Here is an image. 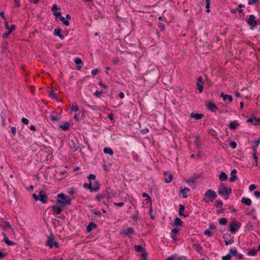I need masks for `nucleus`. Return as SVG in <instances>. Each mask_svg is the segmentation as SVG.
<instances>
[{"instance_id": "f257e3e1", "label": "nucleus", "mask_w": 260, "mask_h": 260, "mask_svg": "<svg viewBox=\"0 0 260 260\" xmlns=\"http://www.w3.org/2000/svg\"><path fill=\"white\" fill-rule=\"evenodd\" d=\"M56 203L61 206H67L71 205V199L63 193L58 194Z\"/></svg>"}, {"instance_id": "f03ea898", "label": "nucleus", "mask_w": 260, "mask_h": 260, "mask_svg": "<svg viewBox=\"0 0 260 260\" xmlns=\"http://www.w3.org/2000/svg\"><path fill=\"white\" fill-rule=\"evenodd\" d=\"M217 197V194L214 190L208 189L204 194L202 201L205 203L212 202Z\"/></svg>"}, {"instance_id": "7ed1b4c3", "label": "nucleus", "mask_w": 260, "mask_h": 260, "mask_svg": "<svg viewBox=\"0 0 260 260\" xmlns=\"http://www.w3.org/2000/svg\"><path fill=\"white\" fill-rule=\"evenodd\" d=\"M241 223L236 220L232 221L229 224L230 229L228 230L232 234H235L241 228Z\"/></svg>"}, {"instance_id": "20e7f679", "label": "nucleus", "mask_w": 260, "mask_h": 260, "mask_svg": "<svg viewBox=\"0 0 260 260\" xmlns=\"http://www.w3.org/2000/svg\"><path fill=\"white\" fill-rule=\"evenodd\" d=\"M46 245L50 248H52L54 246L56 248L59 247L58 243L55 240L52 235L48 237V240L46 242Z\"/></svg>"}, {"instance_id": "39448f33", "label": "nucleus", "mask_w": 260, "mask_h": 260, "mask_svg": "<svg viewBox=\"0 0 260 260\" xmlns=\"http://www.w3.org/2000/svg\"><path fill=\"white\" fill-rule=\"evenodd\" d=\"M205 106L208 110L212 112H215L217 110L218 108L217 106L212 102L205 101Z\"/></svg>"}, {"instance_id": "423d86ee", "label": "nucleus", "mask_w": 260, "mask_h": 260, "mask_svg": "<svg viewBox=\"0 0 260 260\" xmlns=\"http://www.w3.org/2000/svg\"><path fill=\"white\" fill-rule=\"evenodd\" d=\"M39 201L42 204H46L48 202V197L46 195L45 190H42L39 191Z\"/></svg>"}, {"instance_id": "0eeeda50", "label": "nucleus", "mask_w": 260, "mask_h": 260, "mask_svg": "<svg viewBox=\"0 0 260 260\" xmlns=\"http://www.w3.org/2000/svg\"><path fill=\"white\" fill-rule=\"evenodd\" d=\"M247 23L251 26L255 27L257 24V22L255 20V17L254 15H250L249 18L247 20Z\"/></svg>"}, {"instance_id": "6e6552de", "label": "nucleus", "mask_w": 260, "mask_h": 260, "mask_svg": "<svg viewBox=\"0 0 260 260\" xmlns=\"http://www.w3.org/2000/svg\"><path fill=\"white\" fill-rule=\"evenodd\" d=\"M223 189L224 190H223L221 189H219L218 190V192H217L221 196L225 195L226 196H228L229 195L231 194V193H232V188H231L225 187V188H224Z\"/></svg>"}, {"instance_id": "1a4fd4ad", "label": "nucleus", "mask_w": 260, "mask_h": 260, "mask_svg": "<svg viewBox=\"0 0 260 260\" xmlns=\"http://www.w3.org/2000/svg\"><path fill=\"white\" fill-rule=\"evenodd\" d=\"M246 122L254 125H258L260 124V118L255 117H250L247 119Z\"/></svg>"}, {"instance_id": "9d476101", "label": "nucleus", "mask_w": 260, "mask_h": 260, "mask_svg": "<svg viewBox=\"0 0 260 260\" xmlns=\"http://www.w3.org/2000/svg\"><path fill=\"white\" fill-rule=\"evenodd\" d=\"M62 29L60 27H58L54 29L53 35L55 36L58 37L61 40L64 39V36L61 34Z\"/></svg>"}, {"instance_id": "9b49d317", "label": "nucleus", "mask_w": 260, "mask_h": 260, "mask_svg": "<svg viewBox=\"0 0 260 260\" xmlns=\"http://www.w3.org/2000/svg\"><path fill=\"white\" fill-rule=\"evenodd\" d=\"M239 126L240 123L237 120L231 121L229 124V128L232 131L235 130Z\"/></svg>"}, {"instance_id": "f8f14e48", "label": "nucleus", "mask_w": 260, "mask_h": 260, "mask_svg": "<svg viewBox=\"0 0 260 260\" xmlns=\"http://www.w3.org/2000/svg\"><path fill=\"white\" fill-rule=\"evenodd\" d=\"M16 29V25L15 24H12L10 26L9 30L8 32H5L2 36V38L6 39L9 37L10 34Z\"/></svg>"}, {"instance_id": "ddd939ff", "label": "nucleus", "mask_w": 260, "mask_h": 260, "mask_svg": "<svg viewBox=\"0 0 260 260\" xmlns=\"http://www.w3.org/2000/svg\"><path fill=\"white\" fill-rule=\"evenodd\" d=\"M237 171L236 169H233L231 171V177L230 178V182H235L237 179V176L236 175Z\"/></svg>"}, {"instance_id": "4468645a", "label": "nucleus", "mask_w": 260, "mask_h": 260, "mask_svg": "<svg viewBox=\"0 0 260 260\" xmlns=\"http://www.w3.org/2000/svg\"><path fill=\"white\" fill-rule=\"evenodd\" d=\"M204 114L202 113H197L192 112L190 114V117L193 118L196 120H199L202 119L204 117Z\"/></svg>"}, {"instance_id": "2eb2a0df", "label": "nucleus", "mask_w": 260, "mask_h": 260, "mask_svg": "<svg viewBox=\"0 0 260 260\" xmlns=\"http://www.w3.org/2000/svg\"><path fill=\"white\" fill-rule=\"evenodd\" d=\"M220 96L223 98V100L224 101L228 100L229 103H231L233 101V97L231 95L224 94L223 92H221L220 93Z\"/></svg>"}, {"instance_id": "dca6fc26", "label": "nucleus", "mask_w": 260, "mask_h": 260, "mask_svg": "<svg viewBox=\"0 0 260 260\" xmlns=\"http://www.w3.org/2000/svg\"><path fill=\"white\" fill-rule=\"evenodd\" d=\"M4 236V240L3 241L9 246H13L15 244V242L13 241H10L9 240L7 236V235L5 233H2Z\"/></svg>"}, {"instance_id": "f3484780", "label": "nucleus", "mask_w": 260, "mask_h": 260, "mask_svg": "<svg viewBox=\"0 0 260 260\" xmlns=\"http://www.w3.org/2000/svg\"><path fill=\"white\" fill-rule=\"evenodd\" d=\"M83 187L85 189H89L90 192H96L98 191V187H92V185L88 183H84L83 184Z\"/></svg>"}, {"instance_id": "a211bd4d", "label": "nucleus", "mask_w": 260, "mask_h": 260, "mask_svg": "<svg viewBox=\"0 0 260 260\" xmlns=\"http://www.w3.org/2000/svg\"><path fill=\"white\" fill-rule=\"evenodd\" d=\"M51 208L52 212L56 214H60L62 211V209L61 207H58L56 205L51 206Z\"/></svg>"}, {"instance_id": "6ab92c4d", "label": "nucleus", "mask_w": 260, "mask_h": 260, "mask_svg": "<svg viewBox=\"0 0 260 260\" xmlns=\"http://www.w3.org/2000/svg\"><path fill=\"white\" fill-rule=\"evenodd\" d=\"M75 63L77 65V70H80L83 66V61L80 58L76 57L74 59Z\"/></svg>"}, {"instance_id": "aec40b11", "label": "nucleus", "mask_w": 260, "mask_h": 260, "mask_svg": "<svg viewBox=\"0 0 260 260\" xmlns=\"http://www.w3.org/2000/svg\"><path fill=\"white\" fill-rule=\"evenodd\" d=\"M184 210H185V206L182 204H180L179 208V215L180 216H183L184 217H187L189 216V214H187V215H185V214L183 213Z\"/></svg>"}, {"instance_id": "412c9836", "label": "nucleus", "mask_w": 260, "mask_h": 260, "mask_svg": "<svg viewBox=\"0 0 260 260\" xmlns=\"http://www.w3.org/2000/svg\"><path fill=\"white\" fill-rule=\"evenodd\" d=\"M97 227V225L92 222H90L88 225L86 226V232L87 233H90L92 230V229H95Z\"/></svg>"}, {"instance_id": "4be33fe9", "label": "nucleus", "mask_w": 260, "mask_h": 260, "mask_svg": "<svg viewBox=\"0 0 260 260\" xmlns=\"http://www.w3.org/2000/svg\"><path fill=\"white\" fill-rule=\"evenodd\" d=\"M70 125V123L68 121H66L63 125H59V128L62 131H67L69 129Z\"/></svg>"}, {"instance_id": "5701e85b", "label": "nucleus", "mask_w": 260, "mask_h": 260, "mask_svg": "<svg viewBox=\"0 0 260 260\" xmlns=\"http://www.w3.org/2000/svg\"><path fill=\"white\" fill-rule=\"evenodd\" d=\"M241 203L246 205V206H249L251 205V200L249 198H242L241 201Z\"/></svg>"}, {"instance_id": "b1692460", "label": "nucleus", "mask_w": 260, "mask_h": 260, "mask_svg": "<svg viewBox=\"0 0 260 260\" xmlns=\"http://www.w3.org/2000/svg\"><path fill=\"white\" fill-rule=\"evenodd\" d=\"M183 222L181 219H180L179 217H176L175 218V220L173 222V225L174 226H182Z\"/></svg>"}, {"instance_id": "393cba45", "label": "nucleus", "mask_w": 260, "mask_h": 260, "mask_svg": "<svg viewBox=\"0 0 260 260\" xmlns=\"http://www.w3.org/2000/svg\"><path fill=\"white\" fill-rule=\"evenodd\" d=\"M189 190V188L187 187H184L183 189L181 188L180 192L182 194V197L183 198H186L188 197L186 193Z\"/></svg>"}, {"instance_id": "a878e982", "label": "nucleus", "mask_w": 260, "mask_h": 260, "mask_svg": "<svg viewBox=\"0 0 260 260\" xmlns=\"http://www.w3.org/2000/svg\"><path fill=\"white\" fill-rule=\"evenodd\" d=\"M254 143V146L252 147V150L253 152H256L257 149L258 148V146L260 143V138L258 139L257 140H255L253 141Z\"/></svg>"}, {"instance_id": "bb28decb", "label": "nucleus", "mask_w": 260, "mask_h": 260, "mask_svg": "<svg viewBox=\"0 0 260 260\" xmlns=\"http://www.w3.org/2000/svg\"><path fill=\"white\" fill-rule=\"evenodd\" d=\"M104 153L106 154H109L110 156H112L114 154L113 150L109 147H105L103 150Z\"/></svg>"}, {"instance_id": "cd10ccee", "label": "nucleus", "mask_w": 260, "mask_h": 260, "mask_svg": "<svg viewBox=\"0 0 260 260\" xmlns=\"http://www.w3.org/2000/svg\"><path fill=\"white\" fill-rule=\"evenodd\" d=\"M103 198H106L107 200H109L111 198V194L109 192L108 188H106V190H103L102 194H101Z\"/></svg>"}, {"instance_id": "c85d7f7f", "label": "nucleus", "mask_w": 260, "mask_h": 260, "mask_svg": "<svg viewBox=\"0 0 260 260\" xmlns=\"http://www.w3.org/2000/svg\"><path fill=\"white\" fill-rule=\"evenodd\" d=\"M134 249L138 252H142L143 253L146 252L145 249L142 245H135Z\"/></svg>"}, {"instance_id": "c756f323", "label": "nucleus", "mask_w": 260, "mask_h": 260, "mask_svg": "<svg viewBox=\"0 0 260 260\" xmlns=\"http://www.w3.org/2000/svg\"><path fill=\"white\" fill-rule=\"evenodd\" d=\"M219 179L220 181H226L228 180V176L225 172H222L219 175Z\"/></svg>"}, {"instance_id": "7c9ffc66", "label": "nucleus", "mask_w": 260, "mask_h": 260, "mask_svg": "<svg viewBox=\"0 0 260 260\" xmlns=\"http://www.w3.org/2000/svg\"><path fill=\"white\" fill-rule=\"evenodd\" d=\"M179 232V230L178 228H174L172 230L171 235L172 236V239L174 240H175L176 239L175 238V235Z\"/></svg>"}, {"instance_id": "2f4dec72", "label": "nucleus", "mask_w": 260, "mask_h": 260, "mask_svg": "<svg viewBox=\"0 0 260 260\" xmlns=\"http://www.w3.org/2000/svg\"><path fill=\"white\" fill-rule=\"evenodd\" d=\"M54 90H57L56 89L53 88V90L50 91L49 96L50 97H51L52 99L56 100V101H58V99L57 98V96L55 93H54Z\"/></svg>"}, {"instance_id": "473e14b6", "label": "nucleus", "mask_w": 260, "mask_h": 260, "mask_svg": "<svg viewBox=\"0 0 260 260\" xmlns=\"http://www.w3.org/2000/svg\"><path fill=\"white\" fill-rule=\"evenodd\" d=\"M91 212L92 213V219H94L96 216H98L99 217H101L102 216V214L100 211H96L94 210H92L91 211Z\"/></svg>"}, {"instance_id": "72a5a7b5", "label": "nucleus", "mask_w": 260, "mask_h": 260, "mask_svg": "<svg viewBox=\"0 0 260 260\" xmlns=\"http://www.w3.org/2000/svg\"><path fill=\"white\" fill-rule=\"evenodd\" d=\"M253 228L252 223L251 222H248L245 226V231L246 232H249L252 231Z\"/></svg>"}, {"instance_id": "f704fd0d", "label": "nucleus", "mask_w": 260, "mask_h": 260, "mask_svg": "<svg viewBox=\"0 0 260 260\" xmlns=\"http://www.w3.org/2000/svg\"><path fill=\"white\" fill-rule=\"evenodd\" d=\"M3 49L1 51L2 53L3 54L8 51V43L7 42H4L2 43Z\"/></svg>"}, {"instance_id": "c9c22d12", "label": "nucleus", "mask_w": 260, "mask_h": 260, "mask_svg": "<svg viewBox=\"0 0 260 260\" xmlns=\"http://www.w3.org/2000/svg\"><path fill=\"white\" fill-rule=\"evenodd\" d=\"M134 232L135 231L133 228H129L126 231L124 232V233L125 235L129 236L131 234H134Z\"/></svg>"}, {"instance_id": "e433bc0d", "label": "nucleus", "mask_w": 260, "mask_h": 260, "mask_svg": "<svg viewBox=\"0 0 260 260\" xmlns=\"http://www.w3.org/2000/svg\"><path fill=\"white\" fill-rule=\"evenodd\" d=\"M228 222L226 218L222 217L219 219V223L220 225H225Z\"/></svg>"}, {"instance_id": "4c0bfd02", "label": "nucleus", "mask_w": 260, "mask_h": 260, "mask_svg": "<svg viewBox=\"0 0 260 260\" xmlns=\"http://www.w3.org/2000/svg\"><path fill=\"white\" fill-rule=\"evenodd\" d=\"M230 253L229 254H231V256L232 255L236 256L238 253L236 247H234L232 248H231L229 250Z\"/></svg>"}, {"instance_id": "58836bf2", "label": "nucleus", "mask_w": 260, "mask_h": 260, "mask_svg": "<svg viewBox=\"0 0 260 260\" xmlns=\"http://www.w3.org/2000/svg\"><path fill=\"white\" fill-rule=\"evenodd\" d=\"M258 249H256L255 248H252L251 249H250L248 252V254L249 255H255L257 251H258Z\"/></svg>"}, {"instance_id": "ea45409f", "label": "nucleus", "mask_w": 260, "mask_h": 260, "mask_svg": "<svg viewBox=\"0 0 260 260\" xmlns=\"http://www.w3.org/2000/svg\"><path fill=\"white\" fill-rule=\"evenodd\" d=\"M196 181V180L194 179V178L192 176H191L189 177L187 180H186V182L187 183L189 184L190 186H192L191 184H190V183H191L192 184H194Z\"/></svg>"}, {"instance_id": "a19ab883", "label": "nucleus", "mask_w": 260, "mask_h": 260, "mask_svg": "<svg viewBox=\"0 0 260 260\" xmlns=\"http://www.w3.org/2000/svg\"><path fill=\"white\" fill-rule=\"evenodd\" d=\"M71 111L77 112L78 111L79 108L78 106L76 103H74L72 104V106L71 107Z\"/></svg>"}, {"instance_id": "79ce46f5", "label": "nucleus", "mask_w": 260, "mask_h": 260, "mask_svg": "<svg viewBox=\"0 0 260 260\" xmlns=\"http://www.w3.org/2000/svg\"><path fill=\"white\" fill-rule=\"evenodd\" d=\"M59 19L62 22V23L66 26H68L70 24L69 20H66L63 16L59 17Z\"/></svg>"}, {"instance_id": "37998d69", "label": "nucleus", "mask_w": 260, "mask_h": 260, "mask_svg": "<svg viewBox=\"0 0 260 260\" xmlns=\"http://www.w3.org/2000/svg\"><path fill=\"white\" fill-rule=\"evenodd\" d=\"M193 247L198 252L200 251L202 248L201 245L199 243L193 244Z\"/></svg>"}, {"instance_id": "c03bdc74", "label": "nucleus", "mask_w": 260, "mask_h": 260, "mask_svg": "<svg viewBox=\"0 0 260 260\" xmlns=\"http://www.w3.org/2000/svg\"><path fill=\"white\" fill-rule=\"evenodd\" d=\"M152 203L150 204V207H149V214H150V218L151 219H154V218H155V216H153L152 213Z\"/></svg>"}, {"instance_id": "a18cd8bd", "label": "nucleus", "mask_w": 260, "mask_h": 260, "mask_svg": "<svg viewBox=\"0 0 260 260\" xmlns=\"http://www.w3.org/2000/svg\"><path fill=\"white\" fill-rule=\"evenodd\" d=\"M210 1H211V0H206V12L207 13H209L210 12Z\"/></svg>"}, {"instance_id": "49530a36", "label": "nucleus", "mask_w": 260, "mask_h": 260, "mask_svg": "<svg viewBox=\"0 0 260 260\" xmlns=\"http://www.w3.org/2000/svg\"><path fill=\"white\" fill-rule=\"evenodd\" d=\"M223 205V202L221 200L216 201L215 206L216 208H221Z\"/></svg>"}, {"instance_id": "de8ad7c7", "label": "nucleus", "mask_w": 260, "mask_h": 260, "mask_svg": "<svg viewBox=\"0 0 260 260\" xmlns=\"http://www.w3.org/2000/svg\"><path fill=\"white\" fill-rule=\"evenodd\" d=\"M173 178V175L172 174H169L168 178H166L165 179V182L167 183H170L172 181Z\"/></svg>"}, {"instance_id": "09e8293b", "label": "nucleus", "mask_w": 260, "mask_h": 260, "mask_svg": "<svg viewBox=\"0 0 260 260\" xmlns=\"http://www.w3.org/2000/svg\"><path fill=\"white\" fill-rule=\"evenodd\" d=\"M142 197L143 198H146L147 200L150 202V204L152 203L151 198L147 193H143L142 194Z\"/></svg>"}, {"instance_id": "8fccbe9b", "label": "nucleus", "mask_w": 260, "mask_h": 260, "mask_svg": "<svg viewBox=\"0 0 260 260\" xmlns=\"http://www.w3.org/2000/svg\"><path fill=\"white\" fill-rule=\"evenodd\" d=\"M197 89L199 90L200 93L202 92L204 89V86L200 83H197Z\"/></svg>"}, {"instance_id": "3c124183", "label": "nucleus", "mask_w": 260, "mask_h": 260, "mask_svg": "<svg viewBox=\"0 0 260 260\" xmlns=\"http://www.w3.org/2000/svg\"><path fill=\"white\" fill-rule=\"evenodd\" d=\"M57 10H60V8L58 7L57 5L56 4H54L51 8V11L52 12H56Z\"/></svg>"}, {"instance_id": "603ef678", "label": "nucleus", "mask_w": 260, "mask_h": 260, "mask_svg": "<svg viewBox=\"0 0 260 260\" xmlns=\"http://www.w3.org/2000/svg\"><path fill=\"white\" fill-rule=\"evenodd\" d=\"M59 120V118L57 117L56 116H54V115L52 114L50 116V120L52 122L57 121Z\"/></svg>"}, {"instance_id": "864d4df0", "label": "nucleus", "mask_w": 260, "mask_h": 260, "mask_svg": "<svg viewBox=\"0 0 260 260\" xmlns=\"http://www.w3.org/2000/svg\"><path fill=\"white\" fill-rule=\"evenodd\" d=\"M231 258V254L228 253L226 255L222 257V260H230Z\"/></svg>"}, {"instance_id": "5fc2aeb1", "label": "nucleus", "mask_w": 260, "mask_h": 260, "mask_svg": "<svg viewBox=\"0 0 260 260\" xmlns=\"http://www.w3.org/2000/svg\"><path fill=\"white\" fill-rule=\"evenodd\" d=\"M141 260H147L148 255H147V252L146 251L145 252H143L141 254Z\"/></svg>"}, {"instance_id": "6e6d98bb", "label": "nucleus", "mask_w": 260, "mask_h": 260, "mask_svg": "<svg viewBox=\"0 0 260 260\" xmlns=\"http://www.w3.org/2000/svg\"><path fill=\"white\" fill-rule=\"evenodd\" d=\"M256 152H253V159H254V162L255 163V166H257V164H258V157H257L256 155Z\"/></svg>"}, {"instance_id": "4d7b16f0", "label": "nucleus", "mask_w": 260, "mask_h": 260, "mask_svg": "<svg viewBox=\"0 0 260 260\" xmlns=\"http://www.w3.org/2000/svg\"><path fill=\"white\" fill-rule=\"evenodd\" d=\"M100 184L98 181H95L92 185V187H98V190L100 189Z\"/></svg>"}, {"instance_id": "13d9d810", "label": "nucleus", "mask_w": 260, "mask_h": 260, "mask_svg": "<svg viewBox=\"0 0 260 260\" xmlns=\"http://www.w3.org/2000/svg\"><path fill=\"white\" fill-rule=\"evenodd\" d=\"M230 146L232 149H235L237 147V143L235 141H231Z\"/></svg>"}, {"instance_id": "bf43d9fd", "label": "nucleus", "mask_w": 260, "mask_h": 260, "mask_svg": "<svg viewBox=\"0 0 260 260\" xmlns=\"http://www.w3.org/2000/svg\"><path fill=\"white\" fill-rule=\"evenodd\" d=\"M87 178L89 180H94L95 179L96 176L94 174H90Z\"/></svg>"}, {"instance_id": "052dcab7", "label": "nucleus", "mask_w": 260, "mask_h": 260, "mask_svg": "<svg viewBox=\"0 0 260 260\" xmlns=\"http://www.w3.org/2000/svg\"><path fill=\"white\" fill-rule=\"evenodd\" d=\"M204 235H207L209 237H211L213 235V233L212 232L210 231L209 230H206L204 232Z\"/></svg>"}, {"instance_id": "680f3d73", "label": "nucleus", "mask_w": 260, "mask_h": 260, "mask_svg": "<svg viewBox=\"0 0 260 260\" xmlns=\"http://www.w3.org/2000/svg\"><path fill=\"white\" fill-rule=\"evenodd\" d=\"M11 131L12 134V137H14L16 135V128L15 126H12L11 128Z\"/></svg>"}, {"instance_id": "e2e57ef3", "label": "nucleus", "mask_w": 260, "mask_h": 260, "mask_svg": "<svg viewBox=\"0 0 260 260\" xmlns=\"http://www.w3.org/2000/svg\"><path fill=\"white\" fill-rule=\"evenodd\" d=\"M103 92L102 91H98L96 90L95 92L94 93V94L97 97V98H101V95L102 94Z\"/></svg>"}, {"instance_id": "0e129e2a", "label": "nucleus", "mask_w": 260, "mask_h": 260, "mask_svg": "<svg viewBox=\"0 0 260 260\" xmlns=\"http://www.w3.org/2000/svg\"><path fill=\"white\" fill-rule=\"evenodd\" d=\"M157 26L158 27V28L160 29V30L161 31H163L164 30V28H165V25H164V24H163L162 23H160V22H159L157 24Z\"/></svg>"}, {"instance_id": "69168bd1", "label": "nucleus", "mask_w": 260, "mask_h": 260, "mask_svg": "<svg viewBox=\"0 0 260 260\" xmlns=\"http://www.w3.org/2000/svg\"><path fill=\"white\" fill-rule=\"evenodd\" d=\"M139 214V211H136V214H133L131 217L132 218L135 220V221H137L138 220V215Z\"/></svg>"}, {"instance_id": "338daca9", "label": "nucleus", "mask_w": 260, "mask_h": 260, "mask_svg": "<svg viewBox=\"0 0 260 260\" xmlns=\"http://www.w3.org/2000/svg\"><path fill=\"white\" fill-rule=\"evenodd\" d=\"M21 122L24 124H28L29 123V120L27 118L23 117L21 119Z\"/></svg>"}, {"instance_id": "774afa93", "label": "nucleus", "mask_w": 260, "mask_h": 260, "mask_svg": "<svg viewBox=\"0 0 260 260\" xmlns=\"http://www.w3.org/2000/svg\"><path fill=\"white\" fill-rule=\"evenodd\" d=\"M228 206V208L230 210H231V213H234L236 211V210L234 208V207L232 205H227Z\"/></svg>"}]
</instances>
